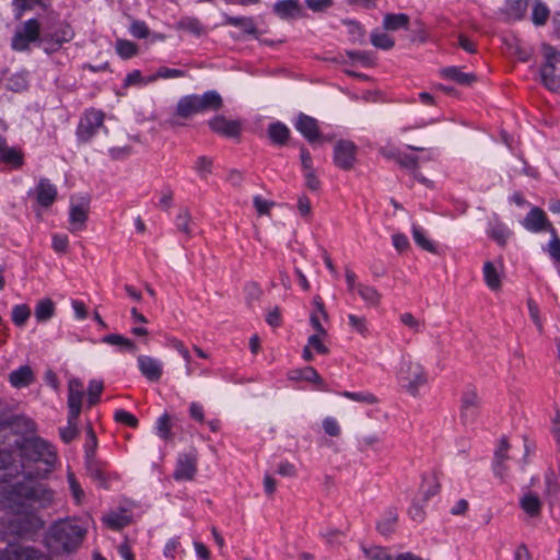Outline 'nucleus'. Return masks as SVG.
<instances>
[{
	"label": "nucleus",
	"instance_id": "nucleus-20",
	"mask_svg": "<svg viewBox=\"0 0 560 560\" xmlns=\"http://www.w3.org/2000/svg\"><path fill=\"white\" fill-rule=\"evenodd\" d=\"M37 202L42 207H50L57 198V188L48 179L42 178L35 189Z\"/></svg>",
	"mask_w": 560,
	"mask_h": 560
},
{
	"label": "nucleus",
	"instance_id": "nucleus-55",
	"mask_svg": "<svg viewBox=\"0 0 560 560\" xmlns=\"http://www.w3.org/2000/svg\"><path fill=\"white\" fill-rule=\"evenodd\" d=\"M508 450H509V445L505 441H502L500 446L498 447L497 452H495V457H494V466H493V469H494V474L497 476H502V471L499 469V465L501 463V460H505L506 457H508Z\"/></svg>",
	"mask_w": 560,
	"mask_h": 560
},
{
	"label": "nucleus",
	"instance_id": "nucleus-59",
	"mask_svg": "<svg viewBox=\"0 0 560 560\" xmlns=\"http://www.w3.org/2000/svg\"><path fill=\"white\" fill-rule=\"evenodd\" d=\"M253 203L256 209V211L259 214H268L271 207L273 206L272 201L264 199L261 196H254Z\"/></svg>",
	"mask_w": 560,
	"mask_h": 560
},
{
	"label": "nucleus",
	"instance_id": "nucleus-35",
	"mask_svg": "<svg viewBox=\"0 0 560 560\" xmlns=\"http://www.w3.org/2000/svg\"><path fill=\"white\" fill-rule=\"evenodd\" d=\"M155 434L164 440L170 441L173 438L171 418L167 413H163L158 418L154 427Z\"/></svg>",
	"mask_w": 560,
	"mask_h": 560
},
{
	"label": "nucleus",
	"instance_id": "nucleus-56",
	"mask_svg": "<svg viewBox=\"0 0 560 560\" xmlns=\"http://www.w3.org/2000/svg\"><path fill=\"white\" fill-rule=\"evenodd\" d=\"M341 395L348 399L359 401V402H366V404L376 402V398L369 393L343 392Z\"/></svg>",
	"mask_w": 560,
	"mask_h": 560
},
{
	"label": "nucleus",
	"instance_id": "nucleus-58",
	"mask_svg": "<svg viewBox=\"0 0 560 560\" xmlns=\"http://www.w3.org/2000/svg\"><path fill=\"white\" fill-rule=\"evenodd\" d=\"M300 160L303 174L316 171L311 153L305 148H301Z\"/></svg>",
	"mask_w": 560,
	"mask_h": 560
},
{
	"label": "nucleus",
	"instance_id": "nucleus-9",
	"mask_svg": "<svg viewBox=\"0 0 560 560\" xmlns=\"http://www.w3.org/2000/svg\"><path fill=\"white\" fill-rule=\"evenodd\" d=\"M89 213V200L71 198L69 207V231L72 233L84 230Z\"/></svg>",
	"mask_w": 560,
	"mask_h": 560
},
{
	"label": "nucleus",
	"instance_id": "nucleus-41",
	"mask_svg": "<svg viewBox=\"0 0 560 560\" xmlns=\"http://www.w3.org/2000/svg\"><path fill=\"white\" fill-rule=\"evenodd\" d=\"M371 43L374 47L388 50L395 45V40L392 36L380 31H373L371 33Z\"/></svg>",
	"mask_w": 560,
	"mask_h": 560
},
{
	"label": "nucleus",
	"instance_id": "nucleus-47",
	"mask_svg": "<svg viewBox=\"0 0 560 560\" xmlns=\"http://www.w3.org/2000/svg\"><path fill=\"white\" fill-rule=\"evenodd\" d=\"M190 222H191L190 213L188 212V210L182 209L178 212L176 220H175L177 230L179 232L186 234L187 236H190L191 235Z\"/></svg>",
	"mask_w": 560,
	"mask_h": 560
},
{
	"label": "nucleus",
	"instance_id": "nucleus-57",
	"mask_svg": "<svg viewBox=\"0 0 560 560\" xmlns=\"http://www.w3.org/2000/svg\"><path fill=\"white\" fill-rule=\"evenodd\" d=\"M69 245V238L63 234L52 235V248L56 253L63 254L67 252Z\"/></svg>",
	"mask_w": 560,
	"mask_h": 560
},
{
	"label": "nucleus",
	"instance_id": "nucleus-14",
	"mask_svg": "<svg viewBox=\"0 0 560 560\" xmlns=\"http://www.w3.org/2000/svg\"><path fill=\"white\" fill-rule=\"evenodd\" d=\"M0 560H48L43 553L33 548L11 545L0 552Z\"/></svg>",
	"mask_w": 560,
	"mask_h": 560
},
{
	"label": "nucleus",
	"instance_id": "nucleus-3",
	"mask_svg": "<svg viewBox=\"0 0 560 560\" xmlns=\"http://www.w3.org/2000/svg\"><path fill=\"white\" fill-rule=\"evenodd\" d=\"M83 529L73 521L54 524L46 537L47 546L54 551H69L81 541Z\"/></svg>",
	"mask_w": 560,
	"mask_h": 560
},
{
	"label": "nucleus",
	"instance_id": "nucleus-52",
	"mask_svg": "<svg viewBox=\"0 0 560 560\" xmlns=\"http://www.w3.org/2000/svg\"><path fill=\"white\" fill-rule=\"evenodd\" d=\"M178 27L196 35H200L202 33V26L195 18H185L180 20L178 22Z\"/></svg>",
	"mask_w": 560,
	"mask_h": 560
},
{
	"label": "nucleus",
	"instance_id": "nucleus-62",
	"mask_svg": "<svg viewBox=\"0 0 560 560\" xmlns=\"http://www.w3.org/2000/svg\"><path fill=\"white\" fill-rule=\"evenodd\" d=\"M130 33L133 37L145 38L149 35V28L144 22L135 21L130 26Z\"/></svg>",
	"mask_w": 560,
	"mask_h": 560
},
{
	"label": "nucleus",
	"instance_id": "nucleus-31",
	"mask_svg": "<svg viewBox=\"0 0 560 560\" xmlns=\"http://www.w3.org/2000/svg\"><path fill=\"white\" fill-rule=\"evenodd\" d=\"M411 233H412L415 243L419 247H421L423 250H427L429 253H433V254L436 253L435 244L427 236L425 231L421 226H419L417 224H412Z\"/></svg>",
	"mask_w": 560,
	"mask_h": 560
},
{
	"label": "nucleus",
	"instance_id": "nucleus-33",
	"mask_svg": "<svg viewBox=\"0 0 560 560\" xmlns=\"http://www.w3.org/2000/svg\"><path fill=\"white\" fill-rule=\"evenodd\" d=\"M315 332L308 337L304 350H326L329 346L325 328L314 329Z\"/></svg>",
	"mask_w": 560,
	"mask_h": 560
},
{
	"label": "nucleus",
	"instance_id": "nucleus-44",
	"mask_svg": "<svg viewBox=\"0 0 560 560\" xmlns=\"http://www.w3.org/2000/svg\"><path fill=\"white\" fill-rule=\"evenodd\" d=\"M289 377L291 380H296V381L304 380V381L314 382V383L320 382L319 375L313 368L293 370L290 372Z\"/></svg>",
	"mask_w": 560,
	"mask_h": 560
},
{
	"label": "nucleus",
	"instance_id": "nucleus-11",
	"mask_svg": "<svg viewBox=\"0 0 560 560\" xmlns=\"http://www.w3.org/2000/svg\"><path fill=\"white\" fill-rule=\"evenodd\" d=\"M74 36L72 28L68 25L61 26L54 34H46L42 37L40 44L46 52L57 51L65 43L70 42Z\"/></svg>",
	"mask_w": 560,
	"mask_h": 560
},
{
	"label": "nucleus",
	"instance_id": "nucleus-46",
	"mask_svg": "<svg viewBox=\"0 0 560 560\" xmlns=\"http://www.w3.org/2000/svg\"><path fill=\"white\" fill-rule=\"evenodd\" d=\"M7 88L13 92H21L27 88V79L24 72L12 74L7 82Z\"/></svg>",
	"mask_w": 560,
	"mask_h": 560
},
{
	"label": "nucleus",
	"instance_id": "nucleus-8",
	"mask_svg": "<svg viewBox=\"0 0 560 560\" xmlns=\"http://www.w3.org/2000/svg\"><path fill=\"white\" fill-rule=\"evenodd\" d=\"M104 114L101 110L90 109L80 120L77 135L81 141H89L103 127Z\"/></svg>",
	"mask_w": 560,
	"mask_h": 560
},
{
	"label": "nucleus",
	"instance_id": "nucleus-28",
	"mask_svg": "<svg viewBox=\"0 0 560 560\" xmlns=\"http://www.w3.org/2000/svg\"><path fill=\"white\" fill-rule=\"evenodd\" d=\"M55 303L50 299H42L37 301L34 310V316L37 323H47L55 315Z\"/></svg>",
	"mask_w": 560,
	"mask_h": 560
},
{
	"label": "nucleus",
	"instance_id": "nucleus-29",
	"mask_svg": "<svg viewBox=\"0 0 560 560\" xmlns=\"http://www.w3.org/2000/svg\"><path fill=\"white\" fill-rule=\"evenodd\" d=\"M103 522L108 528L118 530L129 524L130 515L122 510L112 511L104 515Z\"/></svg>",
	"mask_w": 560,
	"mask_h": 560
},
{
	"label": "nucleus",
	"instance_id": "nucleus-50",
	"mask_svg": "<svg viewBox=\"0 0 560 560\" xmlns=\"http://www.w3.org/2000/svg\"><path fill=\"white\" fill-rule=\"evenodd\" d=\"M400 322L402 325H405L415 332L421 331L422 328L424 327L423 322L420 318L413 316L411 313L401 314Z\"/></svg>",
	"mask_w": 560,
	"mask_h": 560
},
{
	"label": "nucleus",
	"instance_id": "nucleus-19",
	"mask_svg": "<svg viewBox=\"0 0 560 560\" xmlns=\"http://www.w3.org/2000/svg\"><path fill=\"white\" fill-rule=\"evenodd\" d=\"M483 279L487 287L492 291H499L502 285V266L492 261H486L482 267Z\"/></svg>",
	"mask_w": 560,
	"mask_h": 560
},
{
	"label": "nucleus",
	"instance_id": "nucleus-38",
	"mask_svg": "<svg viewBox=\"0 0 560 560\" xmlns=\"http://www.w3.org/2000/svg\"><path fill=\"white\" fill-rule=\"evenodd\" d=\"M358 293L361 299L371 306L378 305L381 301V293L373 287L359 283Z\"/></svg>",
	"mask_w": 560,
	"mask_h": 560
},
{
	"label": "nucleus",
	"instance_id": "nucleus-43",
	"mask_svg": "<svg viewBox=\"0 0 560 560\" xmlns=\"http://www.w3.org/2000/svg\"><path fill=\"white\" fill-rule=\"evenodd\" d=\"M363 553L370 560H392L390 553L380 546H362Z\"/></svg>",
	"mask_w": 560,
	"mask_h": 560
},
{
	"label": "nucleus",
	"instance_id": "nucleus-4",
	"mask_svg": "<svg viewBox=\"0 0 560 560\" xmlns=\"http://www.w3.org/2000/svg\"><path fill=\"white\" fill-rule=\"evenodd\" d=\"M541 51L544 56L540 70L541 81L550 91L560 93V50L544 43Z\"/></svg>",
	"mask_w": 560,
	"mask_h": 560
},
{
	"label": "nucleus",
	"instance_id": "nucleus-34",
	"mask_svg": "<svg viewBox=\"0 0 560 560\" xmlns=\"http://www.w3.org/2000/svg\"><path fill=\"white\" fill-rule=\"evenodd\" d=\"M224 23L233 25L243 30L244 33L249 35H256L257 28L252 18H234L224 15Z\"/></svg>",
	"mask_w": 560,
	"mask_h": 560
},
{
	"label": "nucleus",
	"instance_id": "nucleus-21",
	"mask_svg": "<svg viewBox=\"0 0 560 560\" xmlns=\"http://www.w3.org/2000/svg\"><path fill=\"white\" fill-rule=\"evenodd\" d=\"M479 405V399L474 388H467L460 399V413L465 421H469L474 418L476 410Z\"/></svg>",
	"mask_w": 560,
	"mask_h": 560
},
{
	"label": "nucleus",
	"instance_id": "nucleus-12",
	"mask_svg": "<svg viewBox=\"0 0 560 560\" xmlns=\"http://www.w3.org/2000/svg\"><path fill=\"white\" fill-rule=\"evenodd\" d=\"M84 396L83 383L77 378L68 382V408L71 417H79Z\"/></svg>",
	"mask_w": 560,
	"mask_h": 560
},
{
	"label": "nucleus",
	"instance_id": "nucleus-6",
	"mask_svg": "<svg viewBox=\"0 0 560 560\" xmlns=\"http://www.w3.org/2000/svg\"><path fill=\"white\" fill-rule=\"evenodd\" d=\"M40 24L36 19L25 21L11 39V48L15 51H25L30 48L32 43H40Z\"/></svg>",
	"mask_w": 560,
	"mask_h": 560
},
{
	"label": "nucleus",
	"instance_id": "nucleus-1",
	"mask_svg": "<svg viewBox=\"0 0 560 560\" xmlns=\"http://www.w3.org/2000/svg\"><path fill=\"white\" fill-rule=\"evenodd\" d=\"M8 454L0 452V508L10 510L9 532L20 537H31L42 527V521L35 515L37 508L45 506L52 500V493L42 485H24L19 477L7 479L9 474L3 470H18L8 467Z\"/></svg>",
	"mask_w": 560,
	"mask_h": 560
},
{
	"label": "nucleus",
	"instance_id": "nucleus-25",
	"mask_svg": "<svg viewBox=\"0 0 560 560\" xmlns=\"http://www.w3.org/2000/svg\"><path fill=\"white\" fill-rule=\"evenodd\" d=\"M299 11V0H280L273 4V12L282 20L296 16Z\"/></svg>",
	"mask_w": 560,
	"mask_h": 560
},
{
	"label": "nucleus",
	"instance_id": "nucleus-48",
	"mask_svg": "<svg viewBox=\"0 0 560 560\" xmlns=\"http://www.w3.org/2000/svg\"><path fill=\"white\" fill-rule=\"evenodd\" d=\"M549 16V9L541 2H535L532 21L535 25H544Z\"/></svg>",
	"mask_w": 560,
	"mask_h": 560
},
{
	"label": "nucleus",
	"instance_id": "nucleus-13",
	"mask_svg": "<svg viewBox=\"0 0 560 560\" xmlns=\"http://www.w3.org/2000/svg\"><path fill=\"white\" fill-rule=\"evenodd\" d=\"M199 101L197 94L186 95L177 102L174 118L170 119L172 126L178 125L177 118H190L191 116L200 113Z\"/></svg>",
	"mask_w": 560,
	"mask_h": 560
},
{
	"label": "nucleus",
	"instance_id": "nucleus-63",
	"mask_svg": "<svg viewBox=\"0 0 560 560\" xmlns=\"http://www.w3.org/2000/svg\"><path fill=\"white\" fill-rule=\"evenodd\" d=\"M212 161L206 156L198 158L195 170L201 175L207 176L211 173Z\"/></svg>",
	"mask_w": 560,
	"mask_h": 560
},
{
	"label": "nucleus",
	"instance_id": "nucleus-37",
	"mask_svg": "<svg viewBox=\"0 0 560 560\" xmlns=\"http://www.w3.org/2000/svg\"><path fill=\"white\" fill-rule=\"evenodd\" d=\"M528 0H508L506 14L512 20H521L527 10Z\"/></svg>",
	"mask_w": 560,
	"mask_h": 560
},
{
	"label": "nucleus",
	"instance_id": "nucleus-18",
	"mask_svg": "<svg viewBox=\"0 0 560 560\" xmlns=\"http://www.w3.org/2000/svg\"><path fill=\"white\" fill-rule=\"evenodd\" d=\"M208 124L212 131L225 137H235L241 130L238 121L226 119L224 116H215Z\"/></svg>",
	"mask_w": 560,
	"mask_h": 560
},
{
	"label": "nucleus",
	"instance_id": "nucleus-60",
	"mask_svg": "<svg viewBox=\"0 0 560 560\" xmlns=\"http://www.w3.org/2000/svg\"><path fill=\"white\" fill-rule=\"evenodd\" d=\"M348 320H349L350 327L353 330H355L360 334H364L366 331V318L365 317L350 314L348 316Z\"/></svg>",
	"mask_w": 560,
	"mask_h": 560
},
{
	"label": "nucleus",
	"instance_id": "nucleus-30",
	"mask_svg": "<svg viewBox=\"0 0 560 560\" xmlns=\"http://www.w3.org/2000/svg\"><path fill=\"white\" fill-rule=\"evenodd\" d=\"M0 160L12 167L19 168L23 165V153L14 147H8L5 142L0 149Z\"/></svg>",
	"mask_w": 560,
	"mask_h": 560
},
{
	"label": "nucleus",
	"instance_id": "nucleus-54",
	"mask_svg": "<svg viewBox=\"0 0 560 560\" xmlns=\"http://www.w3.org/2000/svg\"><path fill=\"white\" fill-rule=\"evenodd\" d=\"M77 419L78 417L72 418L71 413H69L68 425L60 432L65 442H70L77 435Z\"/></svg>",
	"mask_w": 560,
	"mask_h": 560
},
{
	"label": "nucleus",
	"instance_id": "nucleus-22",
	"mask_svg": "<svg viewBox=\"0 0 560 560\" xmlns=\"http://www.w3.org/2000/svg\"><path fill=\"white\" fill-rule=\"evenodd\" d=\"M520 505L528 516L536 517L540 514L542 502L538 494L532 491H526L520 499Z\"/></svg>",
	"mask_w": 560,
	"mask_h": 560
},
{
	"label": "nucleus",
	"instance_id": "nucleus-49",
	"mask_svg": "<svg viewBox=\"0 0 560 560\" xmlns=\"http://www.w3.org/2000/svg\"><path fill=\"white\" fill-rule=\"evenodd\" d=\"M322 427L325 433L329 436L337 438L341 434V427L338 420L334 417H326L322 421Z\"/></svg>",
	"mask_w": 560,
	"mask_h": 560
},
{
	"label": "nucleus",
	"instance_id": "nucleus-24",
	"mask_svg": "<svg viewBox=\"0 0 560 560\" xmlns=\"http://www.w3.org/2000/svg\"><path fill=\"white\" fill-rule=\"evenodd\" d=\"M409 25V16L405 13H387L383 19V28L388 32L398 30H407Z\"/></svg>",
	"mask_w": 560,
	"mask_h": 560
},
{
	"label": "nucleus",
	"instance_id": "nucleus-16",
	"mask_svg": "<svg viewBox=\"0 0 560 560\" xmlns=\"http://www.w3.org/2000/svg\"><path fill=\"white\" fill-rule=\"evenodd\" d=\"M138 366L142 375L152 382L159 381L163 372L162 363L147 354L139 355Z\"/></svg>",
	"mask_w": 560,
	"mask_h": 560
},
{
	"label": "nucleus",
	"instance_id": "nucleus-5",
	"mask_svg": "<svg viewBox=\"0 0 560 560\" xmlns=\"http://www.w3.org/2000/svg\"><path fill=\"white\" fill-rule=\"evenodd\" d=\"M427 375L421 365L411 361L402 362L398 372V382L409 395L418 396L420 388L427 384Z\"/></svg>",
	"mask_w": 560,
	"mask_h": 560
},
{
	"label": "nucleus",
	"instance_id": "nucleus-10",
	"mask_svg": "<svg viewBox=\"0 0 560 560\" xmlns=\"http://www.w3.org/2000/svg\"><path fill=\"white\" fill-rule=\"evenodd\" d=\"M522 225L532 233L548 231L551 234H555V229L548 221L547 215L541 209L537 207L532 208V210L522 221Z\"/></svg>",
	"mask_w": 560,
	"mask_h": 560
},
{
	"label": "nucleus",
	"instance_id": "nucleus-51",
	"mask_svg": "<svg viewBox=\"0 0 560 560\" xmlns=\"http://www.w3.org/2000/svg\"><path fill=\"white\" fill-rule=\"evenodd\" d=\"M440 491V485L434 478L424 479L421 486V493L424 500L436 495Z\"/></svg>",
	"mask_w": 560,
	"mask_h": 560
},
{
	"label": "nucleus",
	"instance_id": "nucleus-42",
	"mask_svg": "<svg viewBox=\"0 0 560 560\" xmlns=\"http://www.w3.org/2000/svg\"><path fill=\"white\" fill-rule=\"evenodd\" d=\"M511 234L510 229L502 223H495L490 228V236L501 246L506 244Z\"/></svg>",
	"mask_w": 560,
	"mask_h": 560
},
{
	"label": "nucleus",
	"instance_id": "nucleus-36",
	"mask_svg": "<svg viewBox=\"0 0 560 560\" xmlns=\"http://www.w3.org/2000/svg\"><path fill=\"white\" fill-rule=\"evenodd\" d=\"M290 135L289 128L281 122H273L268 127V136L273 143L283 144Z\"/></svg>",
	"mask_w": 560,
	"mask_h": 560
},
{
	"label": "nucleus",
	"instance_id": "nucleus-2",
	"mask_svg": "<svg viewBox=\"0 0 560 560\" xmlns=\"http://www.w3.org/2000/svg\"><path fill=\"white\" fill-rule=\"evenodd\" d=\"M14 458L12 465L19 458V466L22 468L23 476L19 477L24 485H36V482L26 480L33 477H43L50 472L56 463V452L54 447L40 438L31 434L21 439H15ZM40 485V482H37ZM42 486L47 489L43 483Z\"/></svg>",
	"mask_w": 560,
	"mask_h": 560
},
{
	"label": "nucleus",
	"instance_id": "nucleus-32",
	"mask_svg": "<svg viewBox=\"0 0 560 560\" xmlns=\"http://www.w3.org/2000/svg\"><path fill=\"white\" fill-rule=\"evenodd\" d=\"M313 306L314 310L311 314V324L314 329L324 328L323 322H326L328 316L320 296H315L313 299Z\"/></svg>",
	"mask_w": 560,
	"mask_h": 560
},
{
	"label": "nucleus",
	"instance_id": "nucleus-61",
	"mask_svg": "<svg viewBox=\"0 0 560 560\" xmlns=\"http://www.w3.org/2000/svg\"><path fill=\"white\" fill-rule=\"evenodd\" d=\"M115 419L118 422L125 423L131 428H135L138 424L137 418L132 413H130L126 410H117L115 412Z\"/></svg>",
	"mask_w": 560,
	"mask_h": 560
},
{
	"label": "nucleus",
	"instance_id": "nucleus-7",
	"mask_svg": "<svg viewBox=\"0 0 560 560\" xmlns=\"http://www.w3.org/2000/svg\"><path fill=\"white\" fill-rule=\"evenodd\" d=\"M357 153L358 147L354 142L339 139L334 144V164L342 171H350L357 163Z\"/></svg>",
	"mask_w": 560,
	"mask_h": 560
},
{
	"label": "nucleus",
	"instance_id": "nucleus-53",
	"mask_svg": "<svg viewBox=\"0 0 560 560\" xmlns=\"http://www.w3.org/2000/svg\"><path fill=\"white\" fill-rule=\"evenodd\" d=\"M298 211L300 215L304 219H310L312 215V203L307 196L304 194L298 197Z\"/></svg>",
	"mask_w": 560,
	"mask_h": 560
},
{
	"label": "nucleus",
	"instance_id": "nucleus-15",
	"mask_svg": "<svg viewBox=\"0 0 560 560\" xmlns=\"http://www.w3.org/2000/svg\"><path fill=\"white\" fill-rule=\"evenodd\" d=\"M197 456L195 452L183 454L178 457L177 467L174 472L176 480H190L196 474Z\"/></svg>",
	"mask_w": 560,
	"mask_h": 560
},
{
	"label": "nucleus",
	"instance_id": "nucleus-40",
	"mask_svg": "<svg viewBox=\"0 0 560 560\" xmlns=\"http://www.w3.org/2000/svg\"><path fill=\"white\" fill-rule=\"evenodd\" d=\"M102 341L108 347H118V348H137L141 345L135 343L132 340L125 338L118 334H112L103 337ZM143 346H147L145 343Z\"/></svg>",
	"mask_w": 560,
	"mask_h": 560
},
{
	"label": "nucleus",
	"instance_id": "nucleus-23",
	"mask_svg": "<svg viewBox=\"0 0 560 560\" xmlns=\"http://www.w3.org/2000/svg\"><path fill=\"white\" fill-rule=\"evenodd\" d=\"M444 79L454 81L460 85L469 86L476 82L477 78L471 72H464L457 67H447L441 70Z\"/></svg>",
	"mask_w": 560,
	"mask_h": 560
},
{
	"label": "nucleus",
	"instance_id": "nucleus-64",
	"mask_svg": "<svg viewBox=\"0 0 560 560\" xmlns=\"http://www.w3.org/2000/svg\"><path fill=\"white\" fill-rule=\"evenodd\" d=\"M547 250L556 261H560V238L556 233L552 234V238L548 243Z\"/></svg>",
	"mask_w": 560,
	"mask_h": 560
},
{
	"label": "nucleus",
	"instance_id": "nucleus-45",
	"mask_svg": "<svg viewBox=\"0 0 560 560\" xmlns=\"http://www.w3.org/2000/svg\"><path fill=\"white\" fill-rule=\"evenodd\" d=\"M116 51L121 58L129 59L137 54V46L130 40L118 39L116 42Z\"/></svg>",
	"mask_w": 560,
	"mask_h": 560
},
{
	"label": "nucleus",
	"instance_id": "nucleus-39",
	"mask_svg": "<svg viewBox=\"0 0 560 560\" xmlns=\"http://www.w3.org/2000/svg\"><path fill=\"white\" fill-rule=\"evenodd\" d=\"M30 317L31 308L26 304H18L12 307L11 319L15 326H25Z\"/></svg>",
	"mask_w": 560,
	"mask_h": 560
},
{
	"label": "nucleus",
	"instance_id": "nucleus-26",
	"mask_svg": "<svg viewBox=\"0 0 560 560\" xmlns=\"http://www.w3.org/2000/svg\"><path fill=\"white\" fill-rule=\"evenodd\" d=\"M199 101L200 113L207 110H218L222 107L223 101L221 95L215 91H208L202 95H197Z\"/></svg>",
	"mask_w": 560,
	"mask_h": 560
},
{
	"label": "nucleus",
	"instance_id": "nucleus-17",
	"mask_svg": "<svg viewBox=\"0 0 560 560\" xmlns=\"http://www.w3.org/2000/svg\"><path fill=\"white\" fill-rule=\"evenodd\" d=\"M294 126L296 130L310 142L315 141L319 136L317 120L308 115L300 114Z\"/></svg>",
	"mask_w": 560,
	"mask_h": 560
},
{
	"label": "nucleus",
	"instance_id": "nucleus-27",
	"mask_svg": "<svg viewBox=\"0 0 560 560\" xmlns=\"http://www.w3.org/2000/svg\"><path fill=\"white\" fill-rule=\"evenodd\" d=\"M34 380L33 371L30 366H20L9 375L11 385L15 388H21L30 385Z\"/></svg>",
	"mask_w": 560,
	"mask_h": 560
}]
</instances>
